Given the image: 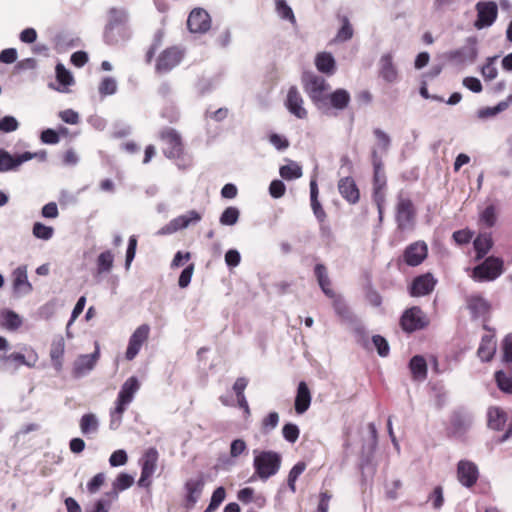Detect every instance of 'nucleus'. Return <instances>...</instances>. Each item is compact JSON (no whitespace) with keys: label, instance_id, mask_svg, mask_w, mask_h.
Here are the masks:
<instances>
[{"label":"nucleus","instance_id":"obj_34","mask_svg":"<svg viewBox=\"0 0 512 512\" xmlns=\"http://www.w3.org/2000/svg\"><path fill=\"white\" fill-rule=\"evenodd\" d=\"M0 324L7 330H17L22 325L21 317L12 310L0 311Z\"/></svg>","mask_w":512,"mask_h":512},{"label":"nucleus","instance_id":"obj_29","mask_svg":"<svg viewBox=\"0 0 512 512\" xmlns=\"http://www.w3.org/2000/svg\"><path fill=\"white\" fill-rule=\"evenodd\" d=\"M315 66L321 73L332 75L336 70L334 57L328 52H321L315 58Z\"/></svg>","mask_w":512,"mask_h":512},{"label":"nucleus","instance_id":"obj_31","mask_svg":"<svg viewBox=\"0 0 512 512\" xmlns=\"http://www.w3.org/2000/svg\"><path fill=\"white\" fill-rule=\"evenodd\" d=\"M372 163L374 167L373 189H385L386 177L382 169V162L376 150H372Z\"/></svg>","mask_w":512,"mask_h":512},{"label":"nucleus","instance_id":"obj_40","mask_svg":"<svg viewBox=\"0 0 512 512\" xmlns=\"http://www.w3.org/2000/svg\"><path fill=\"white\" fill-rule=\"evenodd\" d=\"M279 174L286 180L298 179L302 176V168L296 162L290 161L289 164L280 167Z\"/></svg>","mask_w":512,"mask_h":512},{"label":"nucleus","instance_id":"obj_36","mask_svg":"<svg viewBox=\"0 0 512 512\" xmlns=\"http://www.w3.org/2000/svg\"><path fill=\"white\" fill-rule=\"evenodd\" d=\"M79 426L83 435L95 434L99 429V420L95 414L87 413L81 417Z\"/></svg>","mask_w":512,"mask_h":512},{"label":"nucleus","instance_id":"obj_3","mask_svg":"<svg viewBox=\"0 0 512 512\" xmlns=\"http://www.w3.org/2000/svg\"><path fill=\"white\" fill-rule=\"evenodd\" d=\"M395 221L400 231H412L416 223V209L412 200L402 193L397 197Z\"/></svg>","mask_w":512,"mask_h":512},{"label":"nucleus","instance_id":"obj_7","mask_svg":"<svg viewBox=\"0 0 512 512\" xmlns=\"http://www.w3.org/2000/svg\"><path fill=\"white\" fill-rule=\"evenodd\" d=\"M202 215L196 210H190L187 213L173 218L169 223L157 231V235H170L179 230L185 229L190 225L200 222Z\"/></svg>","mask_w":512,"mask_h":512},{"label":"nucleus","instance_id":"obj_49","mask_svg":"<svg viewBox=\"0 0 512 512\" xmlns=\"http://www.w3.org/2000/svg\"><path fill=\"white\" fill-rule=\"evenodd\" d=\"M373 133L377 139V147L373 150H376L377 152L378 150L386 152L391 142L389 135L379 128L374 129Z\"/></svg>","mask_w":512,"mask_h":512},{"label":"nucleus","instance_id":"obj_57","mask_svg":"<svg viewBox=\"0 0 512 512\" xmlns=\"http://www.w3.org/2000/svg\"><path fill=\"white\" fill-rule=\"evenodd\" d=\"M428 500L432 502L434 509H440L444 504L443 489L441 486H436L432 493L428 496Z\"/></svg>","mask_w":512,"mask_h":512},{"label":"nucleus","instance_id":"obj_42","mask_svg":"<svg viewBox=\"0 0 512 512\" xmlns=\"http://www.w3.org/2000/svg\"><path fill=\"white\" fill-rule=\"evenodd\" d=\"M497 56L489 57L486 63L481 67V75L486 81L494 80L498 75L496 67Z\"/></svg>","mask_w":512,"mask_h":512},{"label":"nucleus","instance_id":"obj_52","mask_svg":"<svg viewBox=\"0 0 512 512\" xmlns=\"http://www.w3.org/2000/svg\"><path fill=\"white\" fill-rule=\"evenodd\" d=\"M117 91V82L112 77H105L99 85V93L102 96L113 95Z\"/></svg>","mask_w":512,"mask_h":512},{"label":"nucleus","instance_id":"obj_12","mask_svg":"<svg viewBox=\"0 0 512 512\" xmlns=\"http://www.w3.org/2000/svg\"><path fill=\"white\" fill-rule=\"evenodd\" d=\"M479 478L477 465L469 460H460L457 464V479L467 488L476 484Z\"/></svg>","mask_w":512,"mask_h":512},{"label":"nucleus","instance_id":"obj_48","mask_svg":"<svg viewBox=\"0 0 512 512\" xmlns=\"http://www.w3.org/2000/svg\"><path fill=\"white\" fill-rule=\"evenodd\" d=\"M353 36V28L347 17H344L342 20V26L339 29L334 41L336 42H344L351 39Z\"/></svg>","mask_w":512,"mask_h":512},{"label":"nucleus","instance_id":"obj_30","mask_svg":"<svg viewBox=\"0 0 512 512\" xmlns=\"http://www.w3.org/2000/svg\"><path fill=\"white\" fill-rule=\"evenodd\" d=\"M496 352V341L493 335H485L478 348V356L482 361H490Z\"/></svg>","mask_w":512,"mask_h":512},{"label":"nucleus","instance_id":"obj_59","mask_svg":"<svg viewBox=\"0 0 512 512\" xmlns=\"http://www.w3.org/2000/svg\"><path fill=\"white\" fill-rule=\"evenodd\" d=\"M279 423V415L277 412H270L263 420H262V429L265 432H270L277 427Z\"/></svg>","mask_w":512,"mask_h":512},{"label":"nucleus","instance_id":"obj_17","mask_svg":"<svg viewBox=\"0 0 512 512\" xmlns=\"http://www.w3.org/2000/svg\"><path fill=\"white\" fill-rule=\"evenodd\" d=\"M303 104L304 101L298 89L294 86L290 87L285 102L288 111L299 119H305L307 118L308 112Z\"/></svg>","mask_w":512,"mask_h":512},{"label":"nucleus","instance_id":"obj_26","mask_svg":"<svg viewBox=\"0 0 512 512\" xmlns=\"http://www.w3.org/2000/svg\"><path fill=\"white\" fill-rule=\"evenodd\" d=\"M204 480L202 477H198L195 479H190L185 484V489L187 492L186 501L189 507L195 505V503L200 498V495L203 491Z\"/></svg>","mask_w":512,"mask_h":512},{"label":"nucleus","instance_id":"obj_14","mask_svg":"<svg viewBox=\"0 0 512 512\" xmlns=\"http://www.w3.org/2000/svg\"><path fill=\"white\" fill-rule=\"evenodd\" d=\"M182 56V52L176 47L164 50L157 59L156 71L159 73L170 71L180 63Z\"/></svg>","mask_w":512,"mask_h":512},{"label":"nucleus","instance_id":"obj_4","mask_svg":"<svg viewBox=\"0 0 512 512\" xmlns=\"http://www.w3.org/2000/svg\"><path fill=\"white\" fill-rule=\"evenodd\" d=\"M478 41L476 37H468L465 44L445 54V58L457 66L472 64L478 56Z\"/></svg>","mask_w":512,"mask_h":512},{"label":"nucleus","instance_id":"obj_38","mask_svg":"<svg viewBox=\"0 0 512 512\" xmlns=\"http://www.w3.org/2000/svg\"><path fill=\"white\" fill-rule=\"evenodd\" d=\"M328 99L333 108L343 110L350 102V94L345 89H337L328 96Z\"/></svg>","mask_w":512,"mask_h":512},{"label":"nucleus","instance_id":"obj_63","mask_svg":"<svg viewBox=\"0 0 512 512\" xmlns=\"http://www.w3.org/2000/svg\"><path fill=\"white\" fill-rule=\"evenodd\" d=\"M269 142L277 149V150H285L289 146V141L286 137L273 133L269 136Z\"/></svg>","mask_w":512,"mask_h":512},{"label":"nucleus","instance_id":"obj_28","mask_svg":"<svg viewBox=\"0 0 512 512\" xmlns=\"http://www.w3.org/2000/svg\"><path fill=\"white\" fill-rule=\"evenodd\" d=\"M22 164V154L13 156L6 150L0 149V172L16 170Z\"/></svg>","mask_w":512,"mask_h":512},{"label":"nucleus","instance_id":"obj_24","mask_svg":"<svg viewBox=\"0 0 512 512\" xmlns=\"http://www.w3.org/2000/svg\"><path fill=\"white\" fill-rule=\"evenodd\" d=\"M467 307L474 318L483 317L488 314L490 304L480 295H471L467 298Z\"/></svg>","mask_w":512,"mask_h":512},{"label":"nucleus","instance_id":"obj_11","mask_svg":"<svg viewBox=\"0 0 512 512\" xmlns=\"http://www.w3.org/2000/svg\"><path fill=\"white\" fill-rule=\"evenodd\" d=\"M426 325V316L419 307H412L406 310L401 317V326L406 332L422 329Z\"/></svg>","mask_w":512,"mask_h":512},{"label":"nucleus","instance_id":"obj_44","mask_svg":"<svg viewBox=\"0 0 512 512\" xmlns=\"http://www.w3.org/2000/svg\"><path fill=\"white\" fill-rule=\"evenodd\" d=\"M496 208L493 205L486 207L479 216V223L485 227H492L496 223Z\"/></svg>","mask_w":512,"mask_h":512},{"label":"nucleus","instance_id":"obj_13","mask_svg":"<svg viewBox=\"0 0 512 512\" xmlns=\"http://www.w3.org/2000/svg\"><path fill=\"white\" fill-rule=\"evenodd\" d=\"M150 327L147 324H142L136 328L129 338L128 347L125 353L127 360H133L139 353L143 343L148 339Z\"/></svg>","mask_w":512,"mask_h":512},{"label":"nucleus","instance_id":"obj_56","mask_svg":"<svg viewBox=\"0 0 512 512\" xmlns=\"http://www.w3.org/2000/svg\"><path fill=\"white\" fill-rule=\"evenodd\" d=\"M402 487V482L399 479L393 480L385 485V496L389 500H396L399 495V490Z\"/></svg>","mask_w":512,"mask_h":512},{"label":"nucleus","instance_id":"obj_37","mask_svg":"<svg viewBox=\"0 0 512 512\" xmlns=\"http://www.w3.org/2000/svg\"><path fill=\"white\" fill-rule=\"evenodd\" d=\"M488 425L494 430L503 429L506 423V414L503 410L498 407H491L487 413Z\"/></svg>","mask_w":512,"mask_h":512},{"label":"nucleus","instance_id":"obj_8","mask_svg":"<svg viewBox=\"0 0 512 512\" xmlns=\"http://www.w3.org/2000/svg\"><path fill=\"white\" fill-rule=\"evenodd\" d=\"M475 8L477 19L474 22V27L481 30L492 26L498 15L497 4L493 1H480Z\"/></svg>","mask_w":512,"mask_h":512},{"label":"nucleus","instance_id":"obj_16","mask_svg":"<svg viewBox=\"0 0 512 512\" xmlns=\"http://www.w3.org/2000/svg\"><path fill=\"white\" fill-rule=\"evenodd\" d=\"M379 76L387 83H395L398 80V69L394 63L392 53H384L378 62Z\"/></svg>","mask_w":512,"mask_h":512},{"label":"nucleus","instance_id":"obj_45","mask_svg":"<svg viewBox=\"0 0 512 512\" xmlns=\"http://www.w3.org/2000/svg\"><path fill=\"white\" fill-rule=\"evenodd\" d=\"M114 256L110 251L102 252L97 258L98 273L109 272L112 269Z\"/></svg>","mask_w":512,"mask_h":512},{"label":"nucleus","instance_id":"obj_5","mask_svg":"<svg viewBox=\"0 0 512 512\" xmlns=\"http://www.w3.org/2000/svg\"><path fill=\"white\" fill-rule=\"evenodd\" d=\"M503 272V261L496 257H488L483 263L476 266L471 274L475 281H493Z\"/></svg>","mask_w":512,"mask_h":512},{"label":"nucleus","instance_id":"obj_54","mask_svg":"<svg viewBox=\"0 0 512 512\" xmlns=\"http://www.w3.org/2000/svg\"><path fill=\"white\" fill-rule=\"evenodd\" d=\"M282 434L286 441L295 443L299 438L300 431L297 425L287 423L283 426Z\"/></svg>","mask_w":512,"mask_h":512},{"label":"nucleus","instance_id":"obj_53","mask_svg":"<svg viewBox=\"0 0 512 512\" xmlns=\"http://www.w3.org/2000/svg\"><path fill=\"white\" fill-rule=\"evenodd\" d=\"M496 382L498 387L506 392L512 393V377L506 375L503 371H498L495 374Z\"/></svg>","mask_w":512,"mask_h":512},{"label":"nucleus","instance_id":"obj_21","mask_svg":"<svg viewBox=\"0 0 512 512\" xmlns=\"http://www.w3.org/2000/svg\"><path fill=\"white\" fill-rule=\"evenodd\" d=\"M435 284L436 280L431 274L421 275L412 282L410 293L415 297L425 296L433 291Z\"/></svg>","mask_w":512,"mask_h":512},{"label":"nucleus","instance_id":"obj_32","mask_svg":"<svg viewBox=\"0 0 512 512\" xmlns=\"http://www.w3.org/2000/svg\"><path fill=\"white\" fill-rule=\"evenodd\" d=\"M412 377L416 381H423L427 377V363L424 357L416 355L409 362Z\"/></svg>","mask_w":512,"mask_h":512},{"label":"nucleus","instance_id":"obj_35","mask_svg":"<svg viewBox=\"0 0 512 512\" xmlns=\"http://www.w3.org/2000/svg\"><path fill=\"white\" fill-rule=\"evenodd\" d=\"M65 351V342L62 336L56 337L52 344L50 350L51 360L57 370L61 369L62 366V357Z\"/></svg>","mask_w":512,"mask_h":512},{"label":"nucleus","instance_id":"obj_20","mask_svg":"<svg viewBox=\"0 0 512 512\" xmlns=\"http://www.w3.org/2000/svg\"><path fill=\"white\" fill-rule=\"evenodd\" d=\"M99 358V348L92 354L80 355L74 362L73 373L76 377H81L89 373Z\"/></svg>","mask_w":512,"mask_h":512},{"label":"nucleus","instance_id":"obj_64","mask_svg":"<svg viewBox=\"0 0 512 512\" xmlns=\"http://www.w3.org/2000/svg\"><path fill=\"white\" fill-rule=\"evenodd\" d=\"M40 139L44 144L50 145L57 144L60 141L58 133L50 128L42 131Z\"/></svg>","mask_w":512,"mask_h":512},{"label":"nucleus","instance_id":"obj_6","mask_svg":"<svg viewBox=\"0 0 512 512\" xmlns=\"http://www.w3.org/2000/svg\"><path fill=\"white\" fill-rule=\"evenodd\" d=\"M354 334L356 337V341L359 345H361L364 349L372 350V348L376 349L377 353L381 357H386L389 354L390 347L387 340L381 335H374L372 337V342L370 343L368 340V334L365 331L364 327L357 326L354 329Z\"/></svg>","mask_w":512,"mask_h":512},{"label":"nucleus","instance_id":"obj_41","mask_svg":"<svg viewBox=\"0 0 512 512\" xmlns=\"http://www.w3.org/2000/svg\"><path fill=\"white\" fill-rule=\"evenodd\" d=\"M275 9H276L278 16L281 19L287 20L292 24L296 23V18L293 13V10L287 4L286 0H275Z\"/></svg>","mask_w":512,"mask_h":512},{"label":"nucleus","instance_id":"obj_25","mask_svg":"<svg viewBox=\"0 0 512 512\" xmlns=\"http://www.w3.org/2000/svg\"><path fill=\"white\" fill-rule=\"evenodd\" d=\"M338 189L342 197L348 202L354 204L359 200V190L352 178H342L338 183Z\"/></svg>","mask_w":512,"mask_h":512},{"label":"nucleus","instance_id":"obj_22","mask_svg":"<svg viewBox=\"0 0 512 512\" xmlns=\"http://www.w3.org/2000/svg\"><path fill=\"white\" fill-rule=\"evenodd\" d=\"M311 392L304 381H301L297 387V393L295 397V411L301 415L305 413L311 405Z\"/></svg>","mask_w":512,"mask_h":512},{"label":"nucleus","instance_id":"obj_18","mask_svg":"<svg viewBox=\"0 0 512 512\" xmlns=\"http://www.w3.org/2000/svg\"><path fill=\"white\" fill-rule=\"evenodd\" d=\"M211 25L209 14L203 9H194L187 20L188 29L192 33H204Z\"/></svg>","mask_w":512,"mask_h":512},{"label":"nucleus","instance_id":"obj_55","mask_svg":"<svg viewBox=\"0 0 512 512\" xmlns=\"http://www.w3.org/2000/svg\"><path fill=\"white\" fill-rule=\"evenodd\" d=\"M19 128V122L13 116H5L0 119V132L10 133Z\"/></svg>","mask_w":512,"mask_h":512},{"label":"nucleus","instance_id":"obj_50","mask_svg":"<svg viewBox=\"0 0 512 512\" xmlns=\"http://www.w3.org/2000/svg\"><path fill=\"white\" fill-rule=\"evenodd\" d=\"M54 229L51 226H46L40 222H37L33 226V235L42 240H49L52 238Z\"/></svg>","mask_w":512,"mask_h":512},{"label":"nucleus","instance_id":"obj_58","mask_svg":"<svg viewBox=\"0 0 512 512\" xmlns=\"http://www.w3.org/2000/svg\"><path fill=\"white\" fill-rule=\"evenodd\" d=\"M127 460H128V457H127V453L125 452V450L119 449V450L114 451L111 454V456L109 458V464L112 467H119V466L125 465L127 463Z\"/></svg>","mask_w":512,"mask_h":512},{"label":"nucleus","instance_id":"obj_62","mask_svg":"<svg viewBox=\"0 0 512 512\" xmlns=\"http://www.w3.org/2000/svg\"><path fill=\"white\" fill-rule=\"evenodd\" d=\"M59 117L63 122L67 124L75 125L79 123V114L72 109L60 111Z\"/></svg>","mask_w":512,"mask_h":512},{"label":"nucleus","instance_id":"obj_15","mask_svg":"<svg viewBox=\"0 0 512 512\" xmlns=\"http://www.w3.org/2000/svg\"><path fill=\"white\" fill-rule=\"evenodd\" d=\"M428 254V247L424 241H416L409 246L404 251V261L409 266H418L420 265Z\"/></svg>","mask_w":512,"mask_h":512},{"label":"nucleus","instance_id":"obj_47","mask_svg":"<svg viewBox=\"0 0 512 512\" xmlns=\"http://www.w3.org/2000/svg\"><path fill=\"white\" fill-rule=\"evenodd\" d=\"M56 78L58 82L64 87L70 86L74 83L72 74L61 63L56 65Z\"/></svg>","mask_w":512,"mask_h":512},{"label":"nucleus","instance_id":"obj_19","mask_svg":"<svg viewBox=\"0 0 512 512\" xmlns=\"http://www.w3.org/2000/svg\"><path fill=\"white\" fill-rule=\"evenodd\" d=\"M13 277V291L17 296H24L29 294L33 287L28 280L27 267L19 266L12 274Z\"/></svg>","mask_w":512,"mask_h":512},{"label":"nucleus","instance_id":"obj_1","mask_svg":"<svg viewBox=\"0 0 512 512\" xmlns=\"http://www.w3.org/2000/svg\"><path fill=\"white\" fill-rule=\"evenodd\" d=\"M140 389L139 380L131 376L121 386L120 391L115 400V407L110 410L109 427L116 430L122 423L123 414L128 406L133 402L136 393Z\"/></svg>","mask_w":512,"mask_h":512},{"label":"nucleus","instance_id":"obj_2","mask_svg":"<svg viewBox=\"0 0 512 512\" xmlns=\"http://www.w3.org/2000/svg\"><path fill=\"white\" fill-rule=\"evenodd\" d=\"M253 455V468L261 480L266 481L280 470L282 457L278 452L255 449Z\"/></svg>","mask_w":512,"mask_h":512},{"label":"nucleus","instance_id":"obj_10","mask_svg":"<svg viewBox=\"0 0 512 512\" xmlns=\"http://www.w3.org/2000/svg\"><path fill=\"white\" fill-rule=\"evenodd\" d=\"M160 138L166 145L164 154L168 158H179L183 154L181 136L176 130L166 128L161 131Z\"/></svg>","mask_w":512,"mask_h":512},{"label":"nucleus","instance_id":"obj_60","mask_svg":"<svg viewBox=\"0 0 512 512\" xmlns=\"http://www.w3.org/2000/svg\"><path fill=\"white\" fill-rule=\"evenodd\" d=\"M136 247H137V239L134 235L130 236L128 247L126 251V260H125V267L126 269L130 268V265L135 257L136 254Z\"/></svg>","mask_w":512,"mask_h":512},{"label":"nucleus","instance_id":"obj_23","mask_svg":"<svg viewBox=\"0 0 512 512\" xmlns=\"http://www.w3.org/2000/svg\"><path fill=\"white\" fill-rule=\"evenodd\" d=\"M126 21L127 14L124 10L113 8L109 11V22L105 31V39L108 43H114L116 41L112 36V32L117 26L124 24Z\"/></svg>","mask_w":512,"mask_h":512},{"label":"nucleus","instance_id":"obj_61","mask_svg":"<svg viewBox=\"0 0 512 512\" xmlns=\"http://www.w3.org/2000/svg\"><path fill=\"white\" fill-rule=\"evenodd\" d=\"M286 191L285 184L281 180H273L269 186V193L273 198H281Z\"/></svg>","mask_w":512,"mask_h":512},{"label":"nucleus","instance_id":"obj_46","mask_svg":"<svg viewBox=\"0 0 512 512\" xmlns=\"http://www.w3.org/2000/svg\"><path fill=\"white\" fill-rule=\"evenodd\" d=\"M306 464L304 462L296 463L290 470L288 474V486L291 492L295 493L296 491V481L298 477L305 471Z\"/></svg>","mask_w":512,"mask_h":512},{"label":"nucleus","instance_id":"obj_39","mask_svg":"<svg viewBox=\"0 0 512 512\" xmlns=\"http://www.w3.org/2000/svg\"><path fill=\"white\" fill-rule=\"evenodd\" d=\"M492 247V239L489 234H480L474 240V248L477 253V259L483 258Z\"/></svg>","mask_w":512,"mask_h":512},{"label":"nucleus","instance_id":"obj_33","mask_svg":"<svg viewBox=\"0 0 512 512\" xmlns=\"http://www.w3.org/2000/svg\"><path fill=\"white\" fill-rule=\"evenodd\" d=\"M158 461V452L155 448L148 449L143 457L141 464V472L144 476H152L156 470Z\"/></svg>","mask_w":512,"mask_h":512},{"label":"nucleus","instance_id":"obj_27","mask_svg":"<svg viewBox=\"0 0 512 512\" xmlns=\"http://www.w3.org/2000/svg\"><path fill=\"white\" fill-rule=\"evenodd\" d=\"M134 483V477L127 473H120L112 484V490L106 493L107 497H111V500L118 498V493L130 488Z\"/></svg>","mask_w":512,"mask_h":512},{"label":"nucleus","instance_id":"obj_43","mask_svg":"<svg viewBox=\"0 0 512 512\" xmlns=\"http://www.w3.org/2000/svg\"><path fill=\"white\" fill-rule=\"evenodd\" d=\"M240 211L237 207L226 208L219 218V222L225 226H233L238 222Z\"/></svg>","mask_w":512,"mask_h":512},{"label":"nucleus","instance_id":"obj_9","mask_svg":"<svg viewBox=\"0 0 512 512\" xmlns=\"http://www.w3.org/2000/svg\"><path fill=\"white\" fill-rule=\"evenodd\" d=\"M305 92L312 101L320 102L324 99V92L329 88L325 79L313 73H305L302 77Z\"/></svg>","mask_w":512,"mask_h":512},{"label":"nucleus","instance_id":"obj_51","mask_svg":"<svg viewBox=\"0 0 512 512\" xmlns=\"http://www.w3.org/2000/svg\"><path fill=\"white\" fill-rule=\"evenodd\" d=\"M247 444L243 439H234L230 444V457L236 459L243 454H247Z\"/></svg>","mask_w":512,"mask_h":512}]
</instances>
